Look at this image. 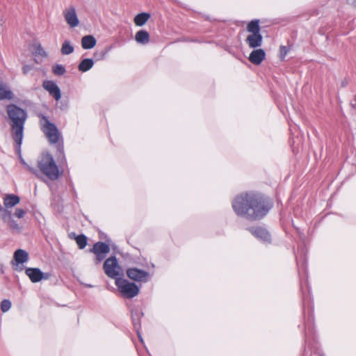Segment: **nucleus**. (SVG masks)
I'll list each match as a JSON object with an SVG mask.
<instances>
[{
	"instance_id": "423d86ee",
	"label": "nucleus",
	"mask_w": 356,
	"mask_h": 356,
	"mask_svg": "<svg viewBox=\"0 0 356 356\" xmlns=\"http://www.w3.org/2000/svg\"><path fill=\"white\" fill-rule=\"evenodd\" d=\"M305 285L307 287V291H305L304 289L303 284L300 282V290L302 294V304L304 313H305L307 305H308V316L305 321V326L307 329L309 330L312 328V326L314 325V306L309 305L311 302L310 288L308 285L307 280L305 281Z\"/></svg>"
},
{
	"instance_id": "7ed1b4c3",
	"label": "nucleus",
	"mask_w": 356,
	"mask_h": 356,
	"mask_svg": "<svg viewBox=\"0 0 356 356\" xmlns=\"http://www.w3.org/2000/svg\"><path fill=\"white\" fill-rule=\"evenodd\" d=\"M38 167L40 172L51 181L56 180L60 176L58 167L49 153L42 154L38 161Z\"/></svg>"
},
{
	"instance_id": "2eb2a0df",
	"label": "nucleus",
	"mask_w": 356,
	"mask_h": 356,
	"mask_svg": "<svg viewBox=\"0 0 356 356\" xmlns=\"http://www.w3.org/2000/svg\"><path fill=\"white\" fill-rule=\"evenodd\" d=\"M117 247L113 244V278H116L118 275L123 276L124 272L122 268L118 265V259L114 255L116 252Z\"/></svg>"
},
{
	"instance_id": "4468645a",
	"label": "nucleus",
	"mask_w": 356,
	"mask_h": 356,
	"mask_svg": "<svg viewBox=\"0 0 356 356\" xmlns=\"http://www.w3.org/2000/svg\"><path fill=\"white\" fill-rule=\"evenodd\" d=\"M263 37L261 33L250 34L245 40L246 43L250 48H257L261 46Z\"/></svg>"
},
{
	"instance_id": "ea45409f",
	"label": "nucleus",
	"mask_w": 356,
	"mask_h": 356,
	"mask_svg": "<svg viewBox=\"0 0 356 356\" xmlns=\"http://www.w3.org/2000/svg\"><path fill=\"white\" fill-rule=\"evenodd\" d=\"M28 169L32 173L35 174V175L37 174V171L34 168H32L31 167H28Z\"/></svg>"
},
{
	"instance_id": "39448f33",
	"label": "nucleus",
	"mask_w": 356,
	"mask_h": 356,
	"mask_svg": "<svg viewBox=\"0 0 356 356\" xmlns=\"http://www.w3.org/2000/svg\"><path fill=\"white\" fill-rule=\"evenodd\" d=\"M39 118L41 129L49 142L52 144L57 143L60 138V134L56 126L42 115H40Z\"/></svg>"
},
{
	"instance_id": "9d476101",
	"label": "nucleus",
	"mask_w": 356,
	"mask_h": 356,
	"mask_svg": "<svg viewBox=\"0 0 356 356\" xmlns=\"http://www.w3.org/2000/svg\"><path fill=\"white\" fill-rule=\"evenodd\" d=\"M249 231L256 238L261 240L264 242L270 241V235L268 230L262 227H252L249 228Z\"/></svg>"
},
{
	"instance_id": "58836bf2",
	"label": "nucleus",
	"mask_w": 356,
	"mask_h": 356,
	"mask_svg": "<svg viewBox=\"0 0 356 356\" xmlns=\"http://www.w3.org/2000/svg\"><path fill=\"white\" fill-rule=\"evenodd\" d=\"M296 230H297L298 233L299 234L300 237L301 238H304V236H304V234H303L302 232H300V229H299V228H297V227H296Z\"/></svg>"
},
{
	"instance_id": "f3484780",
	"label": "nucleus",
	"mask_w": 356,
	"mask_h": 356,
	"mask_svg": "<svg viewBox=\"0 0 356 356\" xmlns=\"http://www.w3.org/2000/svg\"><path fill=\"white\" fill-rule=\"evenodd\" d=\"M14 259L16 262V266H17L18 264H24L28 261L29 254L24 250H17L14 253Z\"/></svg>"
},
{
	"instance_id": "ddd939ff",
	"label": "nucleus",
	"mask_w": 356,
	"mask_h": 356,
	"mask_svg": "<svg viewBox=\"0 0 356 356\" xmlns=\"http://www.w3.org/2000/svg\"><path fill=\"white\" fill-rule=\"evenodd\" d=\"M266 58V52L262 49H257L253 50L249 57L248 60L254 65H259Z\"/></svg>"
},
{
	"instance_id": "473e14b6",
	"label": "nucleus",
	"mask_w": 356,
	"mask_h": 356,
	"mask_svg": "<svg viewBox=\"0 0 356 356\" xmlns=\"http://www.w3.org/2000/svg\"><path fill=\"white\" fill-rule=\"evenodd\" d=\"M36 53L42 56H46L47 53L40 44L37 45L35 49Z\"/></svg>"
},
{
	"instance_id": "393cba45",
	"label": "nucleus",
	"mask_w": 356,
	"mask_h": 356,
	"mask_svg": "<svg viewBox=\"0 0 356 356\" xmlns=\"http://www.w3.org/2000/svg\"><path fill=\"white\" fill-rule=\"evenodd\" d=\"M60 51L63 55H69L74 51V47L69 40L63 42Z\"/></svg>"
},
{
	"instance_id": "7c9ffc66",
	"label": "nucleus",
	"mask_w": 356,
	"mask_h": 356,
	"mask_svg": "<svg viewBox=\"0 0 356 356\" xmlns=\"http://www.w3.org/2000/svg\"><path fill=\"white\" fill-rule=\"evenodd\" d=\"M26 211L22 209H16L15 211V216L18 218H22L25 215Z\"/></svg>"
},
{
	"instance_id": "f03ea898",
	"label": "nucleus",
	"mask_w": 356,
	"mask_h": 356,
	"mask_svg": "<svg viewBox=\"0 0 356 356\" xmlns=\"http://www.w3.org/2000/svg\"><path fill=\"white\" fill-rule=\"evenodd\" d=\"M7 113L13 122V138L18 145H20L23 137L24 124L26 119V113L23 109L14 104L7 106Z\"/></svg>"
},
{
	"instance_id": "e433bc0d",
	"label": "nucleus",
	"mask_w": 356,
	"mask_h": 356,
	"mask_svg": "<svg viewBox=\"0 0 356 356\" xmlns=\"http://www.w3.org/2000/svg\"><path fill=\"white\" fill-rule=\"evenodd\" d=\"M350 106L353 108L356 109V95L350 102Z\"/></svg>"
},
{
	"instance_id": "5701e85b",
	"label": "nucleus",
	"mask_w": 356,
	"mask_h": 356,
	"mask_svg": "<svg viewBox=\"0 0 356 356\" xmlns=\"http://www.w3.org/2000/svg\"><path fill=\"white\" fill-rule=\"evenodd\" d=\"M247 31L251 34L261 33L259 19H253L250 21L247 26Z\"/></svg>"
},
{
	"instance_id": "c756f323",
	"label": "nucleus",
	"mask_w": 356,
	"mask_h": 356,
	"mask_svg": "<svg viewBox=\"0 0 356 356\" xmlns=\"http://www.w3.org/2000/svg\"><path fill=\"white\" fill-rule=\"evenodd\" d=\"M11 307V302L8 300H4L1 303V309L3 312H6L10 309Z\"/></svg>"
},
{
	"instance_id": "f704fd0d",
	"label": "nucleus",
	"mask_w": 356,
	"mask_h": 356,
	"mask_svg": "<svg viewBox=\"0 0 356 356\" xmlns=\"http://www.w3.org/2000/svg\"><path fill=\"white\" fill-rule=\"evenodd\" d=\"M140 330H141V328L135 329L139 340L140 341L141 343H143V339L142 337Z\"/></svg>"
},
{
	"instance_id": "a19ab883",
	"label": "nucleus",
	"mask_w": 356,
	"mask_h": 356,
	"mask_svg": "<svg viewBox=\"0 0 356 356\" xmlns=\"http://www.w3.org/2000/svg\"><path fill=\"white\" fill-rule=\"evenodd\" d=\"M348 84V82L346 81V80H343L342 82H341V87H346Z\"/></svg>"
},
{
	"instance_id": "c85d7f7f",
	"label": "nucleus",
	"mask_w": 356,
	"mask_h": 356,
	"mask_svg": "<svg viewBox=\"0 0 356 356\" xmlns=\"http://www.w3.org/2000/svg\"><path fill=\"white\" fill-rule=\"evenodd\" d=\"M296 263H297V266L298 267V273H299V275H300L301 273H306V258H305V257L304 256L302 257V261L301 267H300V266H299V261H298L297 257H296Z\"/></svg>"
},
{
	"instance_id": "6e6552de",
	"label": "nucleus",
	"mask_w": 356,
	"mask_h": 356,
	"mask_svg": "<svg viewBox=\"0 0 356 356\" xmlns=\"http://www.w3.org/2000/svg\"><path fill=\"white\" fill-rule=\"evenodd\" d=\"M90 252H93L96 256V262L99 263L102 261L106 255L110 252V247L108 245L102 243L97 242L94 245Z\"/></svg>"
},
{
	"instance_id": "f257e3e1",
	"label": "nucleus",
	"mask_w": 356,
	"mask_h": 356,
	"mask_svg": "<svg viewBox=\"0 0 356 356\" xmlns=\"http://www.w3.org/2000/svg\"><path fill=\"white\" fill-rule=\"evenodd\" d=\"M272 207L273 202L268 197L254 191L242 193L232 202L236 215L250 221L262 219Z\"/></svg>"
},
{
	"instance_id": "b1692460",
	"label": "nucleus",
	"mask_w": 356,
	"mask_h": 356,
	"mask_svg": "<svg viewBox=\"0 0 356 356\" xmlns=\"http://www.w3.org/2000/svg\"><path fill=\"white\" fill-rule=\"evenodd\" d=\"M12 98L13 92L6 86L0 84V100L11 99Z\"/></svg>"
},
{
	"instance_id": "aec40b11",
	"label": "nucleus",
	"mask_w": 356,
	"mask_h": 356,
	"mask_svg": "<svg viewBox=\"0 0 356 356\" xmlns=\"http://www.w3.org/2000/svg\"><path fill=\"white\" fill-rule=\"evenodd\" d=\"M143 316V312L139 309L131 310V319L134 329L141 328L140 319Z\"/></svg>"
},
{
	"instance_id": "bb28decb",
	"label": "nucleus",
	"mask_w": 356,
	"mask_h": 356,
	"mask_svg": "<svg viewBox=\"0 0 356 356\" xmlns=\"http://www.w3.org/2000/svg\"><path fill=\"white\" fill-rule=\"evenodd\" d=\"M52 71L56 75L61 76L65 73V67L61 65L56 64L54 66H53Z\"/></svg>"
},
{
	"instance_id": "cd10ccee",
	"label": "nucleus",
	"mask_w": 356,
	"mask_h": 356,
	"mask_svg": "<svg viewBox=\"0 0 356 356\" xmlns=\"http://www.w3.org/2000/svg\"><path fill=\"white\" fill-rule=\"evenodd\" d=\"M104 270L105 273L111 277V258H108L106 260L104 264Z\"/></svg>"
},
{
	"instance_id": "4c0bfd02",
	"label": "nucleus",
	"mask_w": 356,
	"mask_h": 356,
	"mask_svg": "<svg viewBox=\"0 0 356 356\" xmlns=\"http://www.w3.org/2000/svg\"><path fill=\"white\" fill-rule=\"evenodd\" d=\"M10 227L15 228L17 227V224L14 222V220L12 219L11 220L8 222Z\"/></svg>"
},
{
	"instance_id": "0eeeda50",
	"label": "nucleus",
	"mask_w": 356,
	"mask_h": 356,
	"mask_svg": "<svg viewBox=\"0 0 356 356\" xmlns=\"http://www.w3.org/2000/svg\"><path fill=\"white\" fill-rule=\"evenodd\" d=\"M127 276L136 282L146 283L150 280V274L148 271L141 270L136 267H131L127 269Z\"/></svg>"
},
{
	"instance_id": "c9c22d12",
	"label": "nucleus",
	"mask_w": 356,
	"mask_h": 356,
	"mask_svg": "<svg viewBox=\"0 0 356 356\" xmlns=\"http://www.w3.org/2000/svg\"><path fill=\"white\" fill-rule=\"evenodd\" d=\"M31 70V67L30 65H24L22 67V71L24 74H27Z\"/></svg>"
},
{
	"instance_id": "4be33fe9",
	"label": "nucleus",
	"mask_w": 356,
	"mask_h": 356,
	"mask_svg": "<svg viewBox=\"0 0 356 356\" xmlns=\"http://www.w3.org/2000/svg\"><path fill=\"white\" fill-rule=\"evenodd\" d=\"M94 65V62L91 58H85L79 64V70L85 72L90 70Z\"/></svg>"
},
{
	"instance_id": "1a4fd4ad",
	"label": "nucleus",
	"mask_w": 356,
	"mask_h": 356,
	"mask_svg": "<svg viewBox=\"0 0 356 356\" xmlns=\"http://www.w3.org/2000/svg\"><path fill=\"white\" fill-rule=\"evenodd\" d=\"M63 15L66 22L70 27L74 28L79 24V20L74 7L71 6L66 9Z\"/></svg>"
},
{
	"instance_id": "412c9836",
	"label": "nucleus",
	"mask_w": 356,
	"mask_h": 356,
	"mask_svg": "<svg viewBox=\"0 0 356 356\" xmlns=\"http://www.w3.org/2000/svg\"><path fill=\"white\" fill-rule=\"evenodd\" d=\"M19 197L15 195H7L4 198V205L7 208H10L17 204L19 202Z\"/></svg>"
},
{
	"instance_id": "20e7f679",
	"label": "nucleus",
	"mask_w": 356,
	"mask_h": 356,
	"mask_svg": "<svg viewBox=\"0 0 356 356\" xmlns=\"http://www.w3.org/2000/svg\"><path fill=\"white\" fill-rule=\"evenodd\" d=\"M115 284L120 296L127 299H131L140 293V286L123 277H117Z\"/></svg>"
},
{
	"instance_id": "72a5a7b5",
	"label": "nucleus",
	"mask_w": 356,
	"mask_h": 356,
	"mask_svg": "<svg viewBox=\"0 0 356 356\" xmlns=\"http://www.w3.org/2000/svg\"><path fill=\"white\" fill-rule=\"evenodd\" d=\"M288 49L286 46L280 47V57L282 59H284L287 54Z\"/></svg>"
},
{
	"instance_id": "79ce46f5",
	"label": "nucleus",
	"mask_w": 356,
	"mask_h": 356,
	"mask_svg": "<svg viewBox=\"0 0 356 356\" xmlns=\"http://www.w3.org/2000/svg\"><path fill=\"white\" fill-rule=\"evenodd\" d=\"M351 4L356 8V0H353Z\"/></svg>"
},
{
	"instance_id": "9b49d317",
	"label": "nucleus",
	"mask_w": 356,
	"mask_h": 356,
	"mask_svg": "<svg viewBox=\"0 0 356 356\" xmlns=\"http://www.w3.org/2000/svg\"><path fill=\"white\" fill-rule=\"evenodd\" d=\"M43 88L47 90L54 98L58 101L61 97L60 88L52 81H44L43 82Z\"/></svg>"
},
{
	"instance_id": "6ab92c4d",
	"label": "nucleus",
	"mask_w": 356,
	"mask_h": 356,
	"mask_svg": "<svg viewBox=\"0 0 356 356\" xmlns=\"http://www.w3.org/2000/svg\"><path fill=\"white\" fill-rule=\"evenodd\" d=\"M97 41L91 35H85L81 38V47L84 49H90L96 45Z\"/></svg>"
},
{
	"instance_id": "a878e982",
	"label": "nucleus",
	"mask_w": 356,
	"mask_h": 356,
	"mask_svg": "<svg viewBox=\"0 0 356 356\" xmlns=\"http://www.w3.org/2000/svg\"><path fill=\"white\" fill-rule=\"evenodd\" d=\"M76 242L80 249L84 248L87 245V237L81 234L74 237Z\"/></svg>"
},
{
	"instance_id": "a211bd4d",
	"label": "nucleus",
	"mask_w": 356,
	"mask_h": 356,
	"mask_svg": "<svg viewBox=\"0 0 356 356\" xmlns=\"http://www.w3.org/2000/svg\"><path fill=\"white\" fill-rule=\"evenodd\" d=\"M136 41L140 44H146L149 42V34L146 30H140L135 35Z\"/></svg>"
},
{
	"instance_id": "2f4dec72",
	"label": "nucleus",
	"mask_w": 356,
	"mask_h": 356,
	"mask_svg": "<svg viewBox=\"0 0 356 356\" xmlns=\"http://www.w3.org/2000/svg\"><path fill=\"white\" fill-rule=\"evenodd\" d=\"M2 218L5 222H9V221L12 220L11 213L10 211H5Z\"/></svg>"
},
{
	"instance_id": "dca6fc26",
	"label": "nucleus",
	"mask_w": 356,
	"mask_h": 356,
	"mask_svg": "<svg viewBox=\"0 0 356 356\" xmlns=\"http://www.w3.org/2000/svg\"><path fill=\"white\" fill-rule=\"evenodd\" d=\"M151 15L149 13L143 12L137 14L134 17V22L137 26H143L147 23Z\"/></svg>"
},
{
	"instance_id": "f8f14e48",
	"label": "nucleus",
	"mask_w": 356,
	"mask_h": 356,
	"mask_svg": "<svg viewBox=\"0 0 356 356\" xmlns=\"http://www.w3.org/2000/svg\"><path fill=\"white\" fill-rule=\"evenodd\" d=\"M25 273L30 278L32 282H38L43 279H47L48 277L38 268H26Z\"/></svg>"
}]
</instances>
